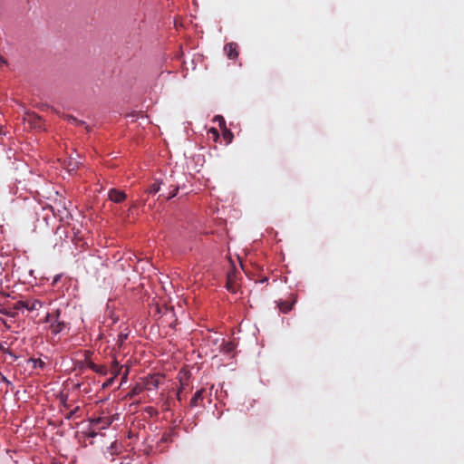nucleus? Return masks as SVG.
<instances>
[{
  "label": "nucleus",
  "instance_id": "f257e3e1",
  "mask_svg": "<svg viewBox=\"0 0 464 464\" xmlns=\"http://www.w3.org/2000/svg\"><path fill=\"white\" fill-rule=\"evenodd\" d=\"M61 311L59 309L45 315L44 322L48 324V329L53 335L62 333L65 328V323L60 320Z\"/></svg>",
  "mask_w": 464,
  "mask_h": 464
},
{
  "label": "nucleus",
  "instance_id": "f03ea898",
  "mask_svg": "<svg viewBox=\"0 0 464 464\" xmlns=\"http://www.w3.org/2000/svg\"><path fill=\"white\" fill-rule=\"evenodd\" d=\"M113 421L111 416H102L91 420V425L93 430H103L108 428Z\"/></svg>",
  "mask_w": 464,
  "mask_h": 464
},
{
  "label": "nucleus",
  "instance_id": "7ed1b4c3",
  "mask_svg": "<svg viewBox=\"0 0 464 464\" xmlns=\"http://www.w3.org/2000/svg\"><path fill=\"white\" fill-rule=\"evenodd\" d=\"M160 377L159 375H149L144 379V390H155L160 385Z\"/></svg>",
  "mask_w": 464,
  "mask_h": 464
},
{
  "label": "nucleus",
  "instance_id": "20e7f679",
  "mask_svg": "<svg viewBox=\"0 0 464 464\" xmlns=\"http://www.w3.org/2000/svg\"><path fill=\"white\" fill-rule=\"evenodd\" d=\"M130 334V330L129 326H127V325L121 326V332L117 335L116 343H115L119 349H121L123 346V344H124L125 341L128 339Z\"/></svg>",
  "mask_w": 464,
  "mask_h": 464
},
{
  "label": "nucleus",
  "instance_id": "39448f33",
  "mask_svg": "<svg viewBox=\"0 0 464 464\" xmlns=\"http://www.w3.org/2000/svg\"><path fill=\"white\" fill-rule=\"evenodd\" d=\"M110 200H111L114 203H121L126 199V194L119 189L111 188L109 190L108 193Z\"/></svg>",
  "mask_w": 464,
  "mask_h": 464
},
{
  "label": "nucleus",
  "instance_id": "423d86ee",
  "mask_svg": "<svg viewBox=\"0 0 464 464\" xmlns=\"http://www.w3.org/2000/svg\"><path fill=\"white\" fill-rule=\"evenodd\" d=\"M87 367L101 375H107L109 372V370L105 365H98L91 361L87 362Z\"/></svg>",
  "mask_w": 464,
  "mask_h": 464
},
{
  "label": "nucleus",
  "instance_id": "0eeeda50",
  "mask_svg": "<svg viewBox=\"0 0 464 464\" xmlns=\"http://www.w3.org/2000/svg\"><path fill=\"white\" fill-rule=\"evenodd\" d=\"M204 392H205L204 389H200L194 393V395L192 396V398L190 400L191 407H198V406L201 405V402L203 401V399H204V397H203Z\"/></svg>",
  "mask_w": 464,
  "mask_h": 464
},
{
  "label": "nucleus",
  "instance_id": "6e6552de",
  "mask_svg": "<svg viewBox=\"0 0 464 464\" xmlns=\"http://www.w3.org/2000/svg\"><path fill=\"white\" fill-rule=\"evenodd\" d=\"M237 44L235 43H229L225 45L224 51L229 59H235L237 57L238 53L237 51Z\"/></svg>",
  "mask_w": 464,
  "mask_h": 464
},
{
  "label": "nucleus",
  "instance_id": "1a4fd4ad",
  "mask_svg": "<svg viewBox=\"0 0 464 464\" xmlns=\"http://www.w3.org/2000/svg\"><path fill=\"white\" fill-rule=\"evenodd\" d=\"M123 367V365H121L120 362L116 359H114L111 362V369L109 372L111 373L113 378H117L121 373V370Z\"/></svg>",
  "mask_w": 464,
  "mask_h": 464
},
{
  "label": "nucleus",
  "instance_id": "9d476101",
  "mask_svg": "<svg viewBox=\"0 0 464 464\" xmlns=\"http://www.w3.org/2000/svg\"><path fill=\"white\" fill-rule=\"evenodd\" d=\"M44 303L39 299H28L27 311H37L42 308Z\"/></svg>",
  "mask_w": 464,
  "mask_h": 464
},
{
  "label": "nucleus",
  "instance_id": "9b49d317",
  "mask_svg": "<svg viewBox=\"0 0 464 464\" xmlns=\"http://www.w3.org/2000/svg\"><path fill=\"white\" fill-rule=\"evenodd\" d=\"M0 351L5 354L10 355L13 359H16L14 353L8 349L6 342H0Z\"/></svg>",
  "mask_w": 464,
  "mask_h": 464
},
{
  "label": "nucleus",
  "instance_id": "f8f14e48",
  "mask_svg": "<svg viewBox=\"0 0 464 464\" xmlns=\"http://www.w3.org/2000/svg\"><path fill=\"white\" fill-rule=\"evenodd\" d=\"M143 390V386L137 384L130 391L128 397L131 399L139 395Z\"/></svg>",
  "mask_w": 464,
  "mask_h": 464
},
{
  "label": "nucleus",
  "instance_id": "ddd939ff",
  "mask_svg": "<svg viewBox=\"0 0 464 464\" xmlns=\"http://www.w3.org/2000/svg\"><path fill=\"white\" fill-rule=\"evenodd\" d=\"M29 362H31L33 364L34 368L44 369L45 366V362L44 361H42L41 359L31 358V359H29Z\"/></svg>",
  "mask_w": 464,
  "mask_h": 464
},
{
  "label": "nucleus",
  "instance_id": "4468645a",
  "mask_svg": "<svg viewBox=\"0 0 464 464\" xmlns=\"http://www.w3.org/2000/svg\"><path fill=\"white\" fill-rule=\"evenodd\" d=\"M227 288L230 292H233V293H236V292H237V286L234 285V283H233V281H232L231 275H228V276H227Z\"/></svg>",
  "mask_w": 464,
  "mask_h": 464
},
{
  "label": "nucleus",
  "instance_id": "2eb2a0df",
  "mask_svg": "<svg viewBox=\"0 0 464 464\" xmlns=\"http://www.w3.org/2000/svg\"><path fill=\"white\" fill-rule=\"evenodd\" d=\"M160 183L159 182H154L148 189V192L150 194H156L160 191Z\"/></svg>",
  "mask_w": 464,
  "mask_h": 464
},
{
  "label": "nucleus",
  "instance_id": "dca6fc26",
  "mask_svg": "<svg viewBox=\"0 0 464 464\" xmlns=\"http://www.w3.org/2000/svg\"><path fill=\"white\" fill-rule=\"evenodd\" d=\"M28 299L27 300H20L15 303L14 308V309H26L27 310Z\"/></svg>",
  "mask_w": 464,
  "mask_h": 464
},
{
  "label": "nucleus",
  "instance_id": "f3484780",
  "mask_svg": "<svg viewBox=\"0 0 464 464\" xmlns=\"http://www.w3.org/2000/svg\"><path fill=\"white\" fill-rule=\"evenodd\" d=\"M279 308L283 313H287L292 309V304H288L287 302H281Z\"/></svg>",
  "mask_w": 464,
  "mask_h": 464
},
{
  "label": "nucleus",
  "instance_id": "a211bd4d",
  "mask_svg": "<svg viewBox=\"0 0 464 464\" xmlns=\"http://www.w3.org/2000/svg\"><path fill=\"white\" fill-rule=\"evenodd\" d=\"M178 190H179V187H178V186H176V185H171V186H170V191H169V193L168 194L167 198H174V197L177 195Z\"/></svg>",
  "mask_w": 464,
  "mask_h": 464
},
{
  "label": "nucleus",
  "instance_id": "6ab92c4d",
  "mask_svg": "<svg viewBox=\"0 0 464 464\" xmlns=\"http://www.w3.org/2000/svg\"><path fill=\"white\" fill-rule=\"evenodd\" d=\"M234 348H235L234 343H231V342H227V343H226L224 344V346H223V351H224L225 353H231V352L234 350Z\"/></svg>",
  "mask_w": 464,
  "mask_h": 464
},
{
  "label": "nucleus",
  "instance_id": "aec40b11",
  "mask_svg": "<svg viewBox=\"0 0 464 464\" xmlns=\"http://www.w3.org/2000/svg\"><path fill=\"white\" fill-rule=\"evenodd\" d=\"M129 372H130V368L126 367V369H125V371H124V372L122 373V376H121V385H122L123 383H125L127 382Z\"/></svg>",
  "mask_w": 464,
  "mask_h": 464
},
{
  "label": "nucleus",
  "instance_id": "412c9836",
  "mask_svg": "<svg viewBox=\"0 0 464 464\" xmlns=\"http://www.w3.org/2000/svg\"><path fill=\"white\" fill-rule=\"evenodd\" d=\"M115 379L116 378H113V376L111 375V377L105 382V383L103 384V387L111 386L113 383Z\"/></svg>",
  "mask_w": 464,
  "mask_h": 464
},
{
  "label": "nucleus",
  "instance_id": "4be33fe9",
  "mask_svg": "<svg viewBox=\"0 0 464 464\" xmlns=\"http://www.w3.org/2000/svg\"><path fill=\"white\" fill-rule=\"evenodd\" d=\"M79 410V407L77 406L75 409L72 410L66 416L67 419H72V416L76 413V411Z\"/></svg>",
  "mask_w": 464,
  "mask_h": 464
},
{
  "label": "nucleus",
  "instance_id": "5701e85b",
  "mask_svg": "<svg viewBox=\"0 0 464 464\" xmlns=\"http://www.w3.org/2000/svg\"><path fill=\"white\" fill-rule=\"evenodd\" d=\"M69 121H71V122H72V123H76V124H78V123H79V124H83V122H82V121H77L75 118H73V117H72V116H71V117H69Z\"/></svg>",
  "mask_w": 464,
  "mask_h": 464
},
{
  "label": "nucleus",
  "instance_id": "b1692460",
  "mask_svg": "<svg viewBox=\"0 0 464 464\" xmlns=\"http://www.w3.org/2000/svg\"><path fill=\"white\" fill-rule=\"evenodd\" d=\"M60 279H61V276H60V275H56V276L53 277V285H55V284H56Z\"/></svg>",
  "mask_w": 464,
  "mask_h": 464
},
{
  "label": "nucleus",
  "instance_id": "393cba45",
  "mask_svg": "<svg viewBox=\"0 0 464 464\" xmlns=\"http://www.w3.org/2000/svg\"><path fill=\"white\" fill-rule=\"evenodd\" d=\"M0 63L1 64H7V61L0 54Z\"/></svg>",
  "mask_w": 464,
  "mask_h": 464
},
{
  "label": "nucleus",
  "instance_id": "a878e982",
  "mask_svg": "<svg viewBox=\"0 0 464 464\" xmlns=\"http://www.w3.org/2000/svg\"><path fill=\"white\" fill-rule=\"evenodd\" d=\"M3 381L7 382V383H10V382L5 377H4V376H3Z\"/></svg>",
  "mask_w": 464,
  "mask_h": 464
},
{
  "label": "nucleus",
  "instance_id": "bb28decb",
  "mask_svg": "<svg viewBox=\"0 0 464 464\" xmlns=\"http://www.w3.org/2000/svg\"><path fill=\"white\" fill-rule=\"evenodd\" d=\"M216 119H217V120H218H218L220 119L221 121H223V118H222V117H220V116H216Z\"/></svg>",
  "mask_w": 464,
  "mask_h": 464
},
{
  "label": "nucleus",
  "instance_id": "cd10ccee",
  "mask_svg": "<svg viewBox=\"0 0 464 464\" xmlns=\"http://www.w3.org/2000/svg\"><path fill=\"white\" fill-rule=\"evenodd\" d=\"M177 397H178V400H179V401H180V400H181L180 395H179V392H178Z\"/></svg>",
  "mask_w": 464,
  "mask_h": 464
}]
</instances>
